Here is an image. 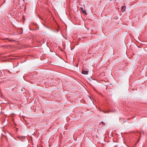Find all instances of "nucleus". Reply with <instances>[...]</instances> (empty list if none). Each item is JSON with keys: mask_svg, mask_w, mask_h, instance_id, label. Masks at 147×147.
Instances as JSON below:
<instances>
[{"mask_svg": "<svg viewBox=\"0 0 147 147\" xmlns=\"http://www.w3.org/2000/svg\"><path fill=\"white\" fill-rule=\"evenodd\" d=\"M88 71H85L84 70H83L82 71V74L85 75L88 74Z\"/></svg>", "mask_w": 147, "mask_h": 147, "instance_id": "nucleus-1", "label": "nucleus"}, {"mask_svg": "<svg viewBox=\"0 0 147 147\" xmlns=\"http://www.w3.org/2000/svg\"><path fill=\"white\" fill-rule=\"evenodd\" d=\"M80 9L82 11L83 10H84V9L83 7H80Z\"/></svg>", "mask_w": 147, "mask_h": 147, "instance_id": "nucleus-4", "label": "nucleus"}, {"mask_svg": "<svg viewBox=\"0 0 147 147\" xmlns=\"http://www.w3.org/2000/svg\"><path fill=\"white\" fill-rule=\"evenodd\" d=\"M126 9V7L125 6H123L121 9V10L122 12L125 11Z\"/></svg>", "mask_w": 147, "mask_h": 147, "instance_id": "nucleus-2", "label": "nucleus"}, {"mask_svg": "<svg viewBox=\"0 0 147 147\" xmlns=\"http://www.w3.org/2000/svg\"><path fill=\"white\" fill-rule=\"evenodd\" d=\"M82 12L83 13H84V14H85L86 15L87 14V13H86V11H85L84 10H83Z\"/></svg>", "mask_w": 147, "mask_h": 147, "instance_id": "nucleus-3", "label": "nucleus"}, {"mask_svg": "<svg viewBox=\"0 0 147 147\" xmlns=\"http://www.w3.org/2000/svg\"><path fill=\"white\" fill-rule=\"evenodd\" d=\"M101 123H102V125H105V123H104V122H101Z\"/></svg>", "mask_w": 147, "mask_h": 147, "instance_id": "nucleus-5", "label": "nucleus"}, {"mask_svg": "<svg viewBox=\"0 0 147 147\" xmlns=\"http://www.w3.org/2000/svg\"><path fill=\"white\" fill-rule=\"evenodd\" d=\"M104 113H106V112H104Z\"/></svg>", "mask_w": 147, "mask_h": 147, "instance_id": "nucleus-6", "label": "nucleus"}]
</instances>
